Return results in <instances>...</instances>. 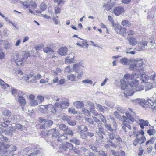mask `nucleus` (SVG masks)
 <instances>
[{
  "instance_id": "obj_35",
  "label": "nucleus",
  "mask_w": 156,
  "mask_h": 156,
  "mask_svg": "<svg viewBox=\"0 0 156 156\" xmlns=\"http://www.w3.org/2000/svg\"><path fill=\"white\" fill-rule=\"evenodd\" d=\"M67 122L69 125L73 126H74L76 124V121L71 119V117L68 119Z\"/></svg>"
},
{
  "instance_id": "obj_3",
  "label": "nucleus",
  "mask_w": 156,
  "mask_h": 156,
  "mask_svg": "<svg viewBox=\"0 0 156 156\" xmlns=\"http://www.w3.org/2000/svg\"><path fill=\"white\" fill-rule=\"evenodd\" d=\"M129 85L130 87H132L135 89V91H140L144 89L143 86L139 85V81L134 78L129 82Z\"/></svg>"
},
{
  "instance_id": "obj_31",
  "label": "nucleus",
  "mask_w": 156,
  "mask_h": 156,
  "mask_svg": "<svg viewBox=\"0 0 156 156\" xmlns=\"http://www.w3.org/2000/svg\"><path fill=\"white\" fill-rule=\"evenodd\" d=\"M79 68H80L79 67V65L78 64V63H75L73 65L72 67L73 70L76 73H78L79 71Z\"/></svg>"
},
{
  "instance_id": "obj_48",
  "label": "nucleus",
  "mask_w": 156,
  "mask_h": 156,
  "mask_svg": "<svg viewBox=\"0 0 156 156\" xmlns=\"http://www.w3.org/2000/svg\"><path fill=\"white\" fill-rule=\"evenodd\" d=\"M85 120L90 125L94 124V122L93 119L91 118L86 117L85 118Z\"/></svg>"
},
{
  "instance_id": "obj_60",
  "label": "nucleus",
  "mask_w": 156,
  "mask_h": 156,
  "mask_svg": "<svg viewBox=\"0 0 156 156\" xmlns=\"http://www.w3.org/2000/svg\"><path fill=\"white\" fill-rule=\"evenodd\" d=\"M30 104L31 106H35L37 105L38 103L36 100H34L32 101H30Z\"/></svg>"
},
{
  "instance_id": "obj_4",
  "label": "nucleus",
  "mask_w": 156,
  "mask_h": 156,
  "mask_svg": "<svg viewBox=\"0 0 156 156\" xmlns=\"http://www.w3.org/2000/svg\"><path fill=\"white\" fill-rule=\"evenodd\" d=\"M2 147L4 149H8V151H6L5 154H8V156H13L14 154L13 152L16 150V147L13 145H9L3 143L2 144Z\"/></svg>"
},
{
  "instance_id": "obj_41",
  "label": "nucleus",
  "mask_w": 156,
  "mask_h": 156,
  "mask_svg": "<svg viewBox=\"0 0 156 156\" xmlns=\"http://www.w3.org/2000/svg\"><path fill=\"white\" fill-rule=\"evenodd\" d=\"M69 113L73 114H76L77 113V111L75 109V108L73 107H71L68 108V109Z\"/></svg>"
},
{
  "instance_id": "obj_27",
  "label": "nucleus",
  "mask_w": 156,
  "mask_h": 156,
  "mask_svg": "<svg viewBox=\"0 0 156 156\" xmlns=\"http://www.w3.org/2000/svg\"><path fill=\"white\" fill-rule=\"evenodd\" d=\"M127 29L124 27H121L119 30L118 31V32L117 33L120 34L124 35L126 33Z\"/></svg>"
},
{
  "instance_id": "obj_26",
  "label": "nucleus",
  "mask_w": 156,
  "mask_h": 156,
  "mask_svg": "<svg viewBox=\"0 0 156 156\" xmlns=\"http://www.w3.org/2000/svg\"><path fill=\"white\" fill-rule=\"evenodd\" d=\"M46 125L45 119H40V128L45 129L46 128Z\"/></svg>"
},
{
  "instance_id": "obj_51",
  "label": "nucleus",
  "mask_w": 156,
  "mask_h": 156,
  "mask_svg": "<svg viewBox=\"0 0 156 156\" xmlns=\"http://www.w3.org/2000/svg\"><path fill=\"white\" fill-rule=\"evenodd\" d=\"M150 79L152 80V82L153 83H156V75L155 74H153L151 75L150 77Z\"/></svg>"
},
{
  "instance_id": "obj_18",
  "label": "nucleus",
  "mask_w": 156,
  "mask_h": 156,
  "mask_svg": "<svg viewBox=\"0 0 156 156\" xmlns=\"http://www.w3.org/2000/svg\"><path fill=\"white\" fill-rule=\"evenodd\" d=\"M129 82V81L124 80V79H121L120 81L121 89L122 90H124L129 87V85L128 84Z\"/></svg>"
},
{
  "instance_id": "obj_39",
  "label": "nucleus",
  "mask_w": 156,
  "mask_h": 156,
  "mask_svg": "<svg viewBox=\"0 0 156 156\" xmlns=\"http://www.w3.org/2000/svg\"><path fill=\"white\" fill-rule=\"evenodd\" d=\"M59 128L62 130L66 131L68 129V127L64 124H61L59 126Z\"/></svg>"
},
{
  "instance_id": "obj_58",
  "label": "nucleus",
  "mask_w": 156,
  "mask_h": 156,
  "mask_svg": "<svg viewBox=\"0 0 156 156\" xmlns=\"http://www.w3.org/2000/svg\"><path fill=\"white\" fill-rule=\"evenodd\" d=\"M99 117L100 118L101 121L104 123H106V119H105L104 116L101 114L99 115Z\"/></svg>"
},
{
  "instance_id": "obj_44",
  "label": "nucleus",
  "mask_w": 156,
  "mask_h": 156,
  "mask_svg": "<svg viewBox=\"0 0 156 156\" xmlns=\"http://www.w3.org/2000/svg\"><path fill=\"white\" fill-rule=\"evenodd\" d=\"M70 141L77 145H79L80 143V140L77 139L75 138L71 139L70 140Z\"/></svg>"
},
{
  "instance_id": "obj_16",
  "label": "nucleus",
  "mask_w": 156,
  "mask_h": 156,
  "mask_svg": "<svg viewBox=\"0 0 156 156\" xmlns=\"http://www.w3.org/2000/svg\"><path fill=\"white\" fill-rule=\"evenodd\" d=\"M135 121L140 125V126L142 129L144 128V126H147L149 124V122L148 121H145L142 119H139L138 121L136 119Z\"/></svg>"
},
{
  "instance_id": "obj_59",
  "label": "nucleus",
  "mask_w": 156,
  "mask_h": 156,
  "mask_svg": "<svg viewBox=\"0 0 156 156\" xmlns=\"http://www.w3.org/2000/svg\"><path fill=\"white\" fill-rule=\"evenodd\" d=\"M12 94L13 96H15L17 93V90L16 89L12 87L11 88Z\"/></svg>"
},
{
  "instance_id": "obj_52",
  "label": "nucleus",
  "mask_w": 156,
  "mask_h": 156,
  "mask_svg": "<svg viewBox=\"0 0 156 156\" xmlns=\"http://www.w3.org/2000/svg\"><path fill=\"white\" fill-rule=\"evenodd\" d=\"M79 129L81 131H86L87 130V128L84 125H81L78 127Z\"/></svg>"
},
{
  "instance_id": "obj_40",
  "label": "nucleus",
  "mask_w": 156,
  "mask_h": 156,
  "mask_svg": "<svg viewBox=\"0 0 156 156\" xmlns=\"http://www.w3.org/2000/svg\"><path fill=\"white\" fill-rule=\"evenodd\" d=\"M46 8V5L44 3H42L40 6V12L43 11Z\"/></svg>"
},
{
  "instance_id": "obj_21",
  "label": "nucleus",
  "mask_w": 156,
  "mask_h": 156,
  "mask_svg": "<svg viewBox=\"0 0 156 156\" xmlns=\"http://www.w3.org/2000/svg\"><path fill=\"white\" fill-rule=\"evenodd\" d=\"M37 5L35 2L31 1L29 4L28 6V9L30 13L32 14L34 13V12L32 10L35 9L36 8Z\"/></svg>"
},
{
  "instance_id": "obj_2",
  "label": "nucleus",
  "mask_w": 156,
  "mask_h": 156,
  "mask_svg": "<svg viewBox=\"0 0 156 156\" xmlns=\"http://www.w3.org/2000/svg\"><path fill=\"white\" fill-rule=\"evenodd\" d=\"M69 101L68 99L62 100L59 102L56 103L53 106V110L51 112L54 113L60 112L63 109H66L69 107Z\"/></svg>"
},
{
  "instance_id": "obj_33",
  "label": "nucleus",
  "mask_w": 156,
  "mask_h": 156,
  "mask_svg": "<svg viewBox=\"0 0 156 156\" xmlns=\"http://www.w3.org/2000/svg\"><path fill=\"white\" fill-rule=\"evenodd\" d=\"M112 26L114 28V30L116 32H118V31L119 30V29L121 27L120 25H119L118 23H113Z\"/></svg>"
},
{
  "instance_id": "obj_5",
  "label": "nucleus",
  "mask_w": 156,
  "mask_h": 156,
  "mask_svg": "<svg viewBox=\"0 0 156 156\" xmlns=\"http://www.w3.org/2000/svg\"><path fill=\"white\" fill-rule=\"evenodd\" d=\"M16 58L14 57L13 55L11 57L12 61L15 62L17 65L21 66L23 64V55H22L21 52L16 53L15 55Z\"/></svg>"
},
{
  "instance_id": "obj_30",
  "label": "nucleus",
  "mask_w": 156,
  "mask_h": 156,
  "mask_svg": "<svg viewBox=\"0 0 156 156\" xmlns=\"http://www.w3.org/2000/svg\"><path fill=\"white\" fill-rule=\"evenodd\" d=\"M12 131H15L16 129L19 130L21 129L22 128V126L19 124H14L12 125Z\"/></svg>"
},
{
  "instance_id": "obj_11",
  "label": "nucleus",
  "mask_w": 156,
  "mask_h": 156,
  "mask_svg": "<svg viewBox=\"0 0 156 156\" xmlns=\"http://www.w3.org/2000/svg\"><path fill=\"white\" fill-rule=\"evenodd\" d=\"M124 90V94L125 96H131L135 92L138 91H135L134 89H133V87L130 86Z\"/></svg>"
},
{
  "instance_id": "obj_63",
  "label": "nucleus",
  "mask_w": 156,
  "mask_h": 156,
  "mask_svg": "<svg viewBox=\"0 0 156 156\" xmlns=\"http://www.w3.org/2000/svg\"><path fill=\"white\" fill-rule=\"evenodd\" d=\"M54 75L56 76L61 73V69L58 68H57L55 71L53 72Z\"/></svg>"
},
{
  "instance_id": "obj_45",
  "label": "nucleus",
  "mask_w": 156,
  "mask_h": 156,
  "mask_svg": "<svg viewBox=\"0 0 156 156\" xmlns=\"http://www.w3.org/2000/svg\"><path fill=\"white\" fill-rule=\"evenodd\" d=\"M2 114L5 116L8 117H9L11 115V112L9 110H5L3 111Z\"/></svg>"
},
{
  "instance_id": "obj_10",
  "label": "nucleus",
  "mask_w": 156,
  "mask_h": 156,
  "mask_svg": "<svg viewBox=\"0 0 156 156\" xmlns=\"http://www.w3.org/2000/svg\"><path fill=\"white\" fill-rule=\"evenodd\" d=\"M50 110L51 112V110H53V106L51 104H49L47 105L40 106V111L43 113H45L48 110Z\"/></svg>"
},
{
  "instance_id": "obj_50",
  "label": "nucleus",
  "mask_w": 156,
  "mask_h": 156,
  "mask_svg": "<svg viewBox=\"0 0 156 156\" xmlns=\"http://www.w3.org/2000/svg\"><path fill=\"white\" fill-rule=\"evenodd\" d=\"M147 146V151L148 153H151L153 149V147L151 145H148Z\"/></svg>"
},
{
  "instance_id": "obj_32",
  "label": "nucleus",
  "mask_w": 156,
  "mask_h": 156,
  "mask_svg": "<svg viewBox=\"0 0 156 156\" xmlns=\"http://www.w3.org/2000/svg\"><path fill=\"white\" fill-rule=\"evenodd\" d=\"M21 53L22 55H23V59H24L30 56L31 54L30 51H29L28 52L23 51L21 52Z\"/></svg>"
},
{
  "instance_id": "obj_42",
  "label": "nucleus",
  "mask_w": 156,
  "mask_h": 156,
  "mask_svg": "<svg viewBox=\"0 0 156 156\" xmlns=\"http://www.w3.org/2000/svg\"><path fill=\"white\" fill-rule=\"evenodd\" d=\"M58 16H56L55 17H52L53 21L54 22V24L55 25H58L60 23V21L58 18Z\"/></svg>"
},
{
  "instance_id": "obj_43",
  "label": "nucleus",
  "mask_w": 156,
  "mask_h": 156,
  "mask_svg": "<svg viewBox=\"0 0 156 156\" xmlns=\"http://www.w3.org/2000/svg\"><path fill=\"white\" fill-rule=\"evenodd\" d=\"M156 140L155 137H152L151 138L150 140L147 141L146 143V145H147L149 143L151 144H153Z\"/></svg>"
},
{
  "instance_id": "obj_9",
  "label": "nucleus",
  "mask_w": 156,
  "mask_h": 156,
  "mask_svg": "<svg viewBox=\"0 0 156 156\" xmlns=\"http://www.w3.org/2000/svg\"><path fill=\"white\" fill-rule=\"evenodd\" d=\"M126 115L127 119L128 120H129L132 122H134L136 119L137 120L139 119V117L136 115L135 113L133 112V114H131L129 112H126Z\"/></svg>"
},
{
  "instance_id": "obj_7",
  "label": "nucleus",
  "mask_w": 156,
  "mask_h": 156,
  "mask_svg": "<svg viewBox=\"0 0 156 156\" xmlns=\"http://www.w3.org/2000/svg\"><path fill=\"white\" fill-rule=\"evenodd\" d=\"M148 44V41L143 39L140 41L138 43V45L136 47L137 50L139 51H143L145 49V47L147 46Z\"/></svg>"
},
{
  "instance_id": "obj_28",
  "label": "nucleus",
  "mask_w": 156,
  "mask_h": 156,
  "mask_svg": "<svg viewBox=\"0 0 156 156\" xmlns=\"http://www.w3.org/2000/svg\"><path fill=\"white\" fill-rule=\"evenodd\" d=\"M97 109L99 111L103 112L105 109L108 111L109 109L106 107H103L101 105L97 104H96Z\"/></svg>"
},
{
  "instance_id": "obj_47",
  "label": "nucleus",
  "mask_w": 156,
  "mask_h": 156,
  "mask_svg": "<svg viewBox=\"0 0 156 156\" xmlns=\"http://www.w3.org/2000/svg\"><path fill=\"white\" fill-rule=\"evenodd\" d=\"M82 82L84 84H92L93 83V81L89 79H87L82 81Z\"/></svg>"
},
{
  "instance_id": "obj_24",
  "label": "nucleus",
  "mask_w": 156,
  "mask_h": 156,
  "mask_svg": "<svg viewBox=\"0 0 156 156\" xmlns=\"http://www.w3.org/2000/svg\"><path fill=\"white\" fill-rule=\"evenodd\" d=\"M67 78L71 81H76L77 80V76L75 74L69 73L67 75Z\"/></svg>"
},
{
  "instance_id": "obj_14",
  "label": "nucleus",
  "mask_w": 156,
  "mask_h": 156,
  "mask_svg": "<svg viewBox=\"0 0 156 156\" xmlns=\"http://www.w3.org/2000/svg\"><path fill=\"white\" fill-rule=\"evenodd\" d=\"M140 59H134L133 58H131L130 59H129L128 58L126 57H122L119 60V62L124 65H127L129 64L130 62H131V63L130 64V65L132 63V62L131 60L132 59L134 60H139Z\"/></svg>"
},
{
  "instance_id": "obj_6",
  "label": "nucleus",
  "mask_w": 156,
  "mask_h": 156,
  "mask_svg": "<svg viewBox=\"0 0 156 156\" xmlns=\"http://www.w3.org/2000/svg\"><path fill=\"white\" fill-rule=\"evenodd\" d=\"M108 1L106 3H104L103 7L104 10L109 11L116 4L115 0H108Z\"/></svg>"
},
{
  "instance_id": "obj_34",
  "label": "nucleus",
  "mask_w": 156,
  "mask_h": 156,
  "mask_svg": "<svg viewBox=\"0 0 156 156\" xmlns=\"http://www.w3.org/2000/svg\"><path fill=\"white\" fill-rule=\"evenodd\" d=\"M120 56L119 55H116L115 56H113L112 57V58L113 60V61L112 62V66H116L117 65L116 62L117 60L116 59L119 58Z\"/></svg>"
},
{
  "instance_id": "obj_20",
  "label": "nucleus",
  "mask_w": 156,
  "mask_h": 156,
  "mask_svg": "<svg viewBox=\"0 0 156 156\" xmlns=\"http://www.w3.org/2000/svg\"><path fill=\"white\" fill-rule=\"evenodd\" d=\"M68 49L66 47H61L58 49V53L62 56H65L67 55Z\"/></svg>"
},
{
  "instance_id": "obj_19",
  "label": "nucleus",
  "mask_w": 156,
  "mask_h": 156,
  "mask_svg": "<svg viewBox=\"0 0 156 156\" xmlns=\"http://www.w3.org/2000/svg\"><path fill=\"white\" fill-rule=\"evenodd\" d=\"M74 59V56L73 55V53H71L66 58L65 61V63L69 64L73 62Z\"/></svg>"
},
{
  "instance_id": "obj_38",
  "label": "nucleus",
  "mask_w": 156,
  "mask_h": 156,
  "mask_svg": "<svg viewBox=\"0 0 156 156\" xmlns=\"http://www.w3.org/2000/svg\"><path fill=\"white\" fill-rule=\"evenodd\" d=\"M82 112L83 114L87 116H89L90 115V112L87 109L85 108H83L82 109Z\"/></svg>"
},
{
  "instance_id": "obj_57",
  "label": "nucleus",
  "mask_w": 156,
  "mask_h": 156,
  "mask_svg": "<svg viewBox=\"0 0 156 156\" xmlns=\"http://www.w3.org/2000/svg\"><path fill=\"white\" fill-rule=\"evenodd\" d=\"M12 127H10V129H8L7 130H6V131H5V134L6 135H12V130H11V129H12Z\"/></svg>"
},
{
  "instance_id": "obj_54",
  "label": "nucleus",
  "mask_w": 156,
  "mask_h": 156,
  "mask_svg": "<svg viewBox=\"0 0 156 156\" xmlns=\"http://www.w3.org/2000/svg\"><path fill=\"white\" fill-rule=\"evenodd\" d=\"M0 140L2 141L3 143L4 142H6L8 140V139L4 136L0 134Z\"/></svg>"
},
{
  "instance_id": "obj_29",
  "label": "nucleus",
  "mask_w": 156,
  "mask_h": 156,
  "mask_svg": "<svg viewBox=\"0 0 156 156\" xmlns=\"http://www.w3.org/2000/svg\"><path fill=\"white\" fill-rule=\"evenodd\" d=\"M121 25L123 27H129L131 26V23L129 21L126 20H122L121 22Z\"/></svg>"
},
{
  "instance_id": "obj_36",
  "label": "nucleus",
  "mask_w": 156,
  "mask_h": 156,
  "mask_svg": "<svg viewBox=\"0 0 156 156\" xmlns=\"http://www.w3.org/2000/svg\"><path fill=\"white\" fill-rule=\"evenodd\" d=\"M145 85V90L146 91H147L152 88L153 85L152 83H147Z\"/></svg>"
},
{
  "instance_id": "obj_64",
  "label": "nucleus",
  "mask_w": 156,
  "mask_h": 156,
  "mask_svg": "<svg viewBox=\"0 0 156 156\" xmlns=\"http://www.w3.org/2000/svg\"><path fill=\"white\" fill-rule=\"evenodd\" d=\"M140 141V139L139 138L137 137L135 139L133 143V144L136 146L137 145Z\"/></svg>"
},
{
  "instance_id": "obj_13",
  "label": "nucleus",
  "mask_w": 156,
  "mask_h": 156,
  "mask_svg": "<svg viewBox=\"0 0 156 156\" xmlns=\"http://www.w3.org/2000/svg\"><path fill=\"white\" fill-rule=\"evenodd\" d=\"M122 118L124 120L122 126V127L123 130L126 132L127 131L126 130V127H127L129 129L131 130V126L128 120V119H126V117L125 116H123Z\"/></svg>"
},
{
  "instance_id": "obj_1",
  "label": "nucleus",
  "mask_w": 156,
  "mask_h": 156,
  "mask_svg": "<svg viewBox=\"0 0 156 156\" xmlns=\"http://www.w3.org/2000/svg\"><path fill=\"white\" fill-rule=\"evenodd\" d=\"M132 63L129 66V69L132 70H136L140 73V80L141 82L146 83L149 79L148 76L146 75L143 66V62L142 59H132Z\"/></svg>"
},
{
  "instance_id": "obj_56",
  "label": "nucleus",
  "mask_w": 156,
  "mask_h": 156,
  "mask_svg": "<svg viewBox=\"0 0 156 156\" xmlns=\"http://www.w3.org/2000/svg\"><path fill=\"white\" fill-rule=\"evenodd\" d=\"M80 134L81 136V138L82 139H86L87 138V133H85L83 132H80Z\"/></svg>"
},
{
  "instance_id": "obj_22",
  "label": "nucleus",
  "mask_w": 156,
  "mask_h": 156,
  "mask_svg": "<svg viewBox=\"0 0 156 156\" xmlns=\"http://www.w3.org/2000/svg\"><path fill=\"white\" fill-rule=\"evenodd\" d=\"M128 41L129 44L132 46H135L138 43L136 39L133 37H129L128 38Z\"/></svg>"
},
{
  "instance_id": "obj_49",
  "label": "nucleus",
  "mask_w": 156,
  "mask_h": 156,
  "mask_svg": "<svg viewBox=\"0 0 156 156\" xmlns=\"http://www.w3.org/2000/svg\"><path fill=\"white\" fill-rule=\"evenodd\" d=\"M33 76V75L32 74H29L26 76H23L22 78L23 80L26 81L28 80L30 78L32 77Z\"/></svg>"
},
{
  "instance_id": "obj_55",
  "label": "nucleus",
  "mask_w": 156,
  "mask_h": 156,
  "mask_svg": "<svg viewBox=\"0 0 156 156\" xmlns=\"http://www.w3.org/2000/svg\"><path fill=\"white\" fill-rule=\"evenodd\" d=\"M64 71L66 73H70L73 72V69H71L70 66H68L65 68Z\"/></svg>"
},
{
  "instance_id": "obj_8",
  "label": "nucleus",
  "mask_w": 156,
  "mask_h": 156,
  "mask_svg": "<svg viewBox=\"0 0 156 156\" xmlns=\"http://www.w3.org/2000/svg\"><path fill=\"white\" fill-rule=\"evenodd\" d=\"M24 95V93L22 92H20L18 94V101L19 102L20 105L23 109V108L26 103V101L25 98L23 96Z\"/></svg>"
},
{
  "instance_id": "obj_25",
  "label": "nucleus",
  "mask_w": 156,
  "mask_h": 156,
  "mask_svg": "<svg viewBox=\"0 0 156 156\" xmlns=\"http://www.w3.org/2000/svg\"><path fill=\"white\" fill-rule=\"evenodd\" d=\"M60 147L62 148L64 150H66L67 148H69V149H72L73 148V145L70 143H66L65 144L61 145Z\"/></svg>"
},
{
  "instance_id": "obj_12",
  "label": "nucleus",
  "mask_w": 156,
  "mask_h": 156,
  "mask_svg": "<svg viewBox=\"0 0 156 156\" xmlns=\"http://www.w3.org/2000/svg\"><path fill=\"white\" fill-rule=\"evenodd\" d=\"M124 8L120 6L115 7L113 10V13L116 16H118L124 13Z\"/></svg>"
},
{
  "instance_id": "obj_62",
  "label": "nucleus",
  "mask_w": 156,
  "mask_h": 156,
  "mask_svg": "<svg viewBox=\"0 0 156 156\" xmlns=\"http://www.w3.org/2000/svg\"><path fill=\"white\" fill-rule=\"evenodd\" d=\"M45 123L47 124L46 127L51 126L53 124V122L51 120L47 121L45 120Z\"/></svg>"
},
{
  "instance_id": "obj_53",
  "label": "nucleus",
  "mask_w": 156,
  "mask_h": 156,
  "mask_svg": "<svg viewBox=\"0 0 156 156\" xmlns=\"http://www.w3.org/2000/svg\"><path fill=\"white\" fill-rule=\"evenodd\" d=\"M131 48H128L127 49L125 50V52L127 54H130L132 55H134L135 54V51H130Z\"/></svg>"
},
{
  "instance_id": "obj_15",
  "label": "nucleus",
  "mask_w": 156,
  "mask_h": 156,
  "mask_svg": "<svg viewBox=\"0 0 156 156\" xmlns=\"http://www.w3.org/2000/svg\"><path fill=\"white\" fill-rule=\"evenodd\" d=\"M135 77L138 78L139 77V75H137L136 74L133 75L127 73L124 75L123 78L122 79H124V80L128 81L129 80L131 81Z\"/></svg>"
},
{
  "instance_id": "obj_23",
  "label": "nucleus",
  "mask_w": 156,
  "mask_h": 156,
  "mask_svg": "<svg viewBox=\"0 0 156 156\" xmlns=\"http://www.w3.org/2000/svg\"><path fill=\"white\" fill-rule=\"evenodd\" d=\"M74 106L77 108H81L84 106L83 103L82 101H77L74 102L73 103Z\"/></svg>"
},
{
  "instance_id": "obj_17",
  "label": "nucleus",
  "mask_w": 156,
  "mask_h": 156,
  "mask_svg": "<svg viewBox=\"0 0 156 156\" xmlns=\"http://www.w3.org/2000/svg\"><path fill=\"white\" fill-rule=\"evenodd\" d=\"M46 134L48 136L52 135L53 136H55L59 135V133L58 130H56L55 128H54L48 131Z\"/></svg>"
},
{
  "instance_id": "obj_37",
  "label": "nucleus",
  "mask_w": 156,
  "mask_h": 156,
  "mask_svg": "<svg viewBox=\"0 0 156 156\" xmlns=\"http://www.w3.org/2000/svg\"><path fill=\"white\" fill-rule=\"evenodd\" d=\"M43 51L45 53L51 52L53 53L54 52V51L49 47H46L44 48Z\"/></svg>"
},
{
  "instance_id": "obj_61",
  "label": "nucleus",
  "mask_w": 156,
  "mask_h": 156,
  "mask_svg": "<svg viewBox=\"0 0 156 156\" xmlns=\"http://www.w3.org/2000/svg\"><path fill=\"white\" fill-rule=\"evenodd\" d=\"M83 74L84 73L83 71L78 73L77 75H76L77 79H81L83 76Z\"/></svg>"
},
{
  "instance_id": "obj_46",
  "label": "nucleus",
  "mask_w": 156,
  "mask_h": 156,
  "mask_svg": "<svg viewBox=\"0 0 156 156\" xmlns=\"http://www.w3.org/2000/svg\"><path fill=\"white\" fill-rule=\"evenodd\" d=\"M54 11L55 14H59L61 12V9L57 6H55L54 9Z\"/></svg>"
}]
</instances>
